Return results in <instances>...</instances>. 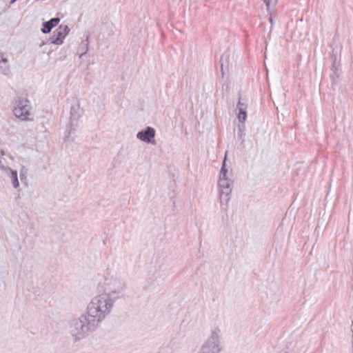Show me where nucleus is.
Masks as SVG:
<instances>
[{
	"label": "nucleus",
	"mask_w": 353,
	"mask_h": 353,
	"mask_svg": "<svg viewBox=\"0 0 353 353\" xmlns=\"http://www.w3.org/2000/svg\"><path fill=\"white\" fill-rule=\"evenodd\" d=\"M114 303L115 297L101 293L91 299L87 306L86 314L99 326L112 312Z\"/></svg>",
	"instance_id": "1"
},
{
	"label": "nucleus",
	"mask_w": 353,
	"mask_h": 353,
	"mask_svg": "<svg viewBox=\"0 0 353 353\" xmlns=\"http://www.w3.org/2000/svg\"><path fill=\"white\" fill-rule=\"evenodd\" d=\"M99 325L86 313L71 319L68 324V332L73 341L77 342L94 332Z\"/></svg>",
	"instance_id": "2"
},
{
	"label": "nucleus",
	"mask_w": 353,
	"mask_h": 353,
	"mask_svg": "<svg viewBox=\"0 0 353 353\" xmlns=\"http://www.w3.org/2000/svg\"><path fill=\"white\" fill-rule=\"evenodd\" d=\"M227 152H225V154ZM226 155L223 161L222 166L219 173L218 181V192L220 202L221 210L226 212L228 211V203L230 200V195L233 188L234 182L231 179V174L225 168Z\"/></svg>",
	"instance_id": "3"
},
{
	"label": "nucleus",
	"mask_w": 353,
	"mask_h": 353,
	"mask_svg": "<svg viewBox=\"0 0 353 353\" xmlns=\"http://www.w3.org/2000/svg\"><path fill=\"white\" fill-rule=\"evenodd\" d=\"M101 287L103 290V294L115 297L116 301L121 296L125 288V283L116 272H108L104 275Z\"/></svg>",
	"instance_id": "4"
},
{
	"label": "nucleus",
	"mask_w": 353,
	"mask_h": 353,
	"mask_svg": "<svg viewBox=\"0 0 353 353\" xmlns=\"http://www.w3.org/2000/svg\"><path fill=\"white\" fill-rule=\"evenodd\" d=\"M222 350L221 330L216 327L212 330L210 335L201 345L197 353H221Z\"/></svg>",
	"instance_id": "5"
},
{
	"label": "nucleus",
	"mask_w": 353,
	"mask_h": 353,
	"mask_svg": "<svg viewBox=\"0 0 353 353\" xmlns=\"http://www.w3.org/2000/svg\"><path fill=\"white\" fill-rule=\"evenodd\" d=\"M30 102L24 97H17L14 103L13 112L16 117L22 121L30 120L31 115Z\"/></svg>",
	"instance_id": "6"
},
{
	"label": "nucleus",
	"mask_w": 353,
	"mask_h": 353,
	"mask_svg": "<svg viewBox=\"0 0 353 353\" xmlns=\"http://www.w3.org/2000/svg\"><path fill=\"white\" fill-rule=\"evenodd\" d=\"M81 110L79 105H72L70 110V121L66 126L64 141H66L72 132H74L77 127V120L81 114Z\"/></svg>",
	"instance_id": "7"
},
{
	"label": "nucleus",
	"mask_w": 353,
	"mask_h": 353,
	"mask_svg": "<svg viewBox=\"0 0 353 353\" xmlns=\"http://www.w3.org/2000/svg\"><path fill=\"white\" fill-rule=\"evenodd\" d=\"M69 32L70 28L67 25H60L59 28L53 32V34L50 37V42L53 44L61 45Z\"/></svg>",
	"instance_id": "8"
},
{
	"label": "nucleus",
	"mask_w": 353,
	"mask_h": 353,
	"mask_svg": "<svg viewBox=\"0 0 353 353\" xmlns=\"http://www.w3.org/2000/svg\"><path fill=\"white\" fill-rule=\"evenodd\" d=\"M155 137V130L152 127H147L143 130L139 131L137 134V138L148 143H154Z\"/></svg>",
	"instance_id": "9"
},
{
	"label": "nucleus",
	"mask_w": 353,
	"mask_h": 353,
	"mask_svg": "<svg viewBox=\"0 0 353 353\" xmlns=\"http://www.w3.org/2000/svg\"><path fill=\"white\" fill-rule=\"evenodd\" d=\"M0 73L8 78L12 74L8 57L2 52H0Z\"/></svg>",
	"instance_id": "10"
},
{
	"label": "nucleus",
	"mask_w": 353,
	"mask_h": 353,
	"mask_svg": "<svg viewBox=\"0 0 353 353\" xmlns=\"http://www.w3.org/2000/svg\"><path fill=\"white\" fill-rule=\"evenodd\" d=\"M340 68H341L340 62L337 61L336 57H334L333 58V63L332 65L331 74H330V77L333 81H336L339 78L340 74H341Z\"/></svg>",
	"instance_id": "11"
},
{
	"label": "nucleus",
	"mask_w": 353,
	"mask_h": 353,
	"mask_svg": "<svg viewBox=\"0 0 353 353\" xmlns=\"http://www.w3.org/2000/svg\"><path fill=\"white\" fill-rule=\"evenodd\" d=\"M5 172L10 179L13 188H18L19 187V181L17 171L12 170L10 167H7V168H5Z\"/></svg>",
	"instance_id": "12"
},
{
	"label": "nucleus",
	"mask_w": 353,
	"mask_h": 353,
	"mask_svg": "<svg viewBox=\"0 0 353 353\" xmlns=\"http://www.w3.org/2000/svg\"><path fill=\"white\" fill-rule=\"evenodd\" d=\"M59 21L60 19L59 17H55L50 19L48 21L43 22L41 32L44 34L49 33L54 27L58 25Z\"/></svg>",
	"instance_id": "13"
},
{
	"label": "nucleus",
	"mask_w": 353,
	"mask_h": 353,
	"mask_svg": "<svg viewBox=\"0 0 353 353\" xmlns=\"http://www.w3.org/2000/svg\"><path fill=\"white\" fill-rule=\"evenodd\" d=\"M246 108L247 105L244 103H243L239 99V103L236 106V109L239 110L238 113V119L239 122L243 123L245 122L246 117H247V113H246Z\"/></svg>",
	"instance_id": "14"
},
{
	"label": "nucleus",
	"mask_w": 353,
	"mask_h": 353,
	"mask_svg": "<svg viewBox=\"0 0 353 353\" xmlns=\"http://www.w3.org/2000/svg\"><path fill=\"white\" fill-rule=\"evenodd\" d=\"M28 170L25 166H22L19 170V177L21 181L26 179Z\"/></svg>",
	"instance_id": "15"
},
{
	"label": "nucleus",
	"mask_w": 353,
	"mask_h": 353,
	"mask_svg": "<svg viewBox=\"0 0 353 353\" xmlns=\"http://www.w3.org/2000/svg\"><path fill=\"white\" fill-rule=\"evenodd\" d=\"M88 38H89V37L88 36L86 38V40H85V43H83V47H81V48H82V52L79 56L80 58H81L88 51V46H89Z\"/></svg>",
	"instance_id": "16"
},
{
	"label": "nucleus",
	"mask_w": 353,
	"mask_h": 353,
	"mask_svg": "<svg viewBox=\"0 0 353 353\" xmlns=\"http://www.w3.org/2000/svg\"><path fill=\"white\" fill-rule=\"evenodd\" d=\"M228 59V56L227 54H223L221 57V59H220L221 72H222L223 75V66H224L225 63H227Z\"/></svg>",
	"instance_id": "17"
},
{
	"label": "nucleus",
	"mask_w": 353,
	"mask_h": 353,
	"mask_svg": "<svg viewBox=\"0 0 353 353\" xmlns=\"http://www.w3.org/2000/svg\"><path fill=\"white\" fill-rule=\"evenodd\" d=\"M268 9L269 10L271 6H274L277 3V0H264Z\"/></svg>",
	"instance_id": "18"
},
{
	"label": "nucleus",
	"mask_w": 353,
	"mask_h": 353,
	"mask_svg": "<svg viewBox=\"0 0 353 353\" xmlns=\"http://www.w3.org/2000/svg\"><path fill=\"white\" fill-rule=\"evenodd\" d=\"M351 332H352V343H351V347H352V353H353V321H352V325H351Z\"/></svg>",
	"instance_id": "19"
},
{
	"label": "nucleus",
	"mask_w": 353,
	"mask_h": 353,
	"mask_svg": "<svg viewBox=\"0 0 353 353\" xmlns=\"http://www.w3.org/2000/svg\"><path fill=\"white\" fill-rule=\"evenodd\" d=\"M5 168H7V167L3 165V161H2L1 159L0 158V169L5 172Z\"/></svg>",
	"instance_id": "20"
},
{
	"label": "nucleus",
	"mask_w": 353,
	"mask_h": 353,
	"mask_svg": "<svg viewBox=\"0 0 353 353\" xmlns=\"http://www.w3.org/2000/svg\"><path fill=\"white\" fill-rule=\"evenodd\" d=\"M270 21L272 24V18L270 19Z\"/></svg>",
	"instance_id": "21"
}]
</instances>
